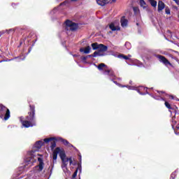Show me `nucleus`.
Here are the masks:
<instances>
[{
  "mask_svg": "<svg viewBox=\"0 0 179 179\" xmlns=\"http://www.w3.org/2000/svg\"><path fill=\"white\" fill-rule=\"evenodd\" d=\"M109 29H110V30H112V31H116V30H120V28L117 29V27H115V25L114 24V23H111L109 25Z\"/></svg>",
  "mask_w": 179,
  "mask_h": 179,
  "instance_id": "nucleus-16",
  "label": "nucleus"
},
{
  "mask_svg": "<svg viewBox=\"0 0 179 179\" xmlns=\"http://www.w3.org/2000/svg\"><path fill=\"white\" fill-rule=\"evenodd\" d=\"M139 1H140V2H141V0H139Z\"/></svg>",
  "mask_w": 179,
  "mask_h": 179,
  "instance_id": "nucleus-45",
  "label": "nucleus"
},
{
  "mask_svg": "<svg viewBox=\"0 0 179 179\" xmlns=\"http://www.w3.org/2000/svg\"><path fill=\"white\" fill-rule=\"evenodd\" d=\"M176 129H179V124H177Z\"/></svg>",
  "mask_w": 179,
  "mask_h": 179,
  "instance_id": "nucleus-34",
  "label": "nucleus"
},
{
  "mask_svg": "<svg viewBox=\"0 0 179 179\" xmlns=\"http://www.w3.org/2000/svg\"><path fill=\"white\" fill-rule=\"evenodd\" d=\"M164 8H166V4H164V2H163V1H158V12L159 13H160V12L163 11V9H164Z\"/></svg>",
  "mask_w": 179,
  "mask_h": 179,
  "instance_id": "nucleus-11",
  "label": "nucleus"
},
{
  "mask_svg": "<svg viewBox=\"0 0 179 179\" xmlns=\"http://www.w3.org/2000/svg\"><path fill=\"white\" fill-rule=\"evenodd\" d=\"M120 23L122 27H127L128 26V20L125 19V16L122 17Z\"/></svg>",
  "mask_w": 179,
  "mask_h": 179,
  "instance_id": "nucleus-12",
  "label": "nucleus"
},
{
  "mask_svg": "<svg viewBox=\"0 0 179 179\" xmlns=\"http://www.w3.org/2000/svg\"><path fill=\"white\" fill-rule=\"evenodd\" d=\"M112 2H117V0H112Z\"/></svg>",
  "mask_w": 179,
  "mask_h": 179,
  "instance_id": "nucleus-38",
  "label": "nucleus"
},
{
  "mask_svg": "<svg viewBox=\"0 0 179 179\" xmlns=\"http://www.w3.org/2000/svg\"><path fill=\"white\" fill-rule=\"evenodd\" d=\"M165 13L166 15H171V11L170 10V8H169V6L165 7Z\"/></svg>",
  "mask_w": 179,
  "mask_h": 179,
  "instance_id": "nucleus-25",
  "label": "nucleus"
},
{
  "mask_svg": "<svg viewBox=\"0 0 179 179\" xmlns=\"http://www.w3.org/2000/svg\"><path fill=\"white\" fill-rule=\"evenodd\" d=\"M175 134H176V135L178 134L177 132H175Z\"/></svg>",
  "mask_w": 179,
  "mask_h": 179,
  "instance_id": "nucleus-42",
  "label": "nucleus"
},
{
  "mask_svg": "<svg viewBox=\"0 0 179 179\" xmlns=\"http://www.w3.org/2000/svg\"><path fill=\"white\" fill-rule=\"evenodd\" d=\"M166 99H167L168 100H169L170 96H166Z\"/></svg>",
  "mask_w": 179,
  "mask_h": 179,
  "instance_id": "nucleus-37",
  "label": "nucleus"
},
{
  "mask_svg": "<svg viewBox=\"0 0 179 179\" xmlns=\"http://www.w3.org/2000/svg\"><path fill=\"white\" fill-rule=\"evenodd\" d=\"M59 141L63 143V144H64V146H67V145L69 144V141H68L67 140L64 139V138H59Z\"/></svg>",
  "mask_w": 179,
  "mask_h": 179,
  "instance_id": "nucleus-24",
  "label": "nucleus"
},
{
  "mask_svg": "<svg viewBox=\"0 0 179 179\" xmlns=\"http://www.w3.org/2000/svg\"><path fill=\"white\" fill-rule=\"evenodd\" d=\"M57 138L55 137H50V138H45L43 139V141H38L36 142L35 145H34V148H36V149H38V150L39 149H41L43 145H44L45 143H50V148L51 150H54V149H55V148H57Z\"/></svg>",
  "mask_w": 179,
  "mask_h": 179,
  "instance_id": "nucleus-2",
  "label": "nucleus"
},
{
  "mask_svg": "<svg viewBox=\"0 0 179 179\" xmlns=\"http://www.w3.org/2000/svg\"><path fill=\"white\" fill-rule=\"evenodd\" d=\"M104 74L108 75V76H111V78H114L115 76V74L113 70H105Z\"/></svg>",
  "mask_w": 179,
  "mask_h": 179,
  "instance_id": "nucleus-14",
  "label": "nucleus"
},
{
  "mask_svg": "<svg viewBox=\"0 0 179 179\" xmlns=\"http://www.w3.org/2000/svg\"><path fill=\"white\" fill-rule=\"evenodd\" d=\"M104 0H96V3L99 5L100 6H105L106 2L103 1Z\"/></svg>",
  "mask_w": 179,
  "mask_h": 179,
  "instance_id": "nucleus-22",
  "label": "nucleus"
},
{
  "mask_svg": "<svg viewBox=\"0 0 179 179\" xmlns=\"http://www.w3.org/2000/svg\"><path fill=\"white\" fill-rule=\"evenodd\" d=\"M91 50L92 48H90V46H87L85 48H80V52H84V54H90Z\"/></svg>",
  "mask_w": 179,
  "mask_h": 179,
  "instance_id": "nucleus-13",
  "label": "nucleus"
},
{
  "mask_svg": "<svg viewBox=\"0 0 179 179\" xmlns=\"http://www.w3.org/2000/svg\"><path fill=\"white\" fill-rule=\"evenodd\" d=\"M17 58H19V59H20V57H17Z\"/></svg>",
  "mask_w": 179,
  "mask_h": 179,
  "instance_id": "nucleus-44",
  "label": "nucleus"
},
{
  "mask_svg": "<svg viewBox=\"0 0 179 179\" xmlns=\"http://www.w3.org/2000/svg\"><path fill=\"white\" fill-rule=\"evenodd\" d=\"M148 2L152 8H156V6H157V1L156 0H148Z\"/></svg>",
  "mask_w": 179,
  "mask_h": 179,
  "instance_id": "nucleus-17",
  "label": "nucleus"
},
{
  "mask_svg": "<svg viewBox=\"0 0 179 179\" xmlns=\"http://www.w3.org/2000/svg\"><path fill=\"white\" fill-rule=\"evenodd\" d=\"M118 57L119 58H122L123 59L128 60V59H130L129 58H131L132 56L131 55H128L127 56V55H124V54H120L118 55Z\"/></svg>",
  "mask_w": 179,
  "mask_h": 179,
  "instance_id": "nucleus-15",
  "label": "nucleus"
},
{
  "mask_svg": "<svg viewBox=\"0 0 179 179\" xmlns=\"http://www.w3.org/2000/svg\"><path fill=\"white\" fill-rule=\"evenodd\" d=\"M99 55V52L95 51L93 54L87 55V58H96V56Z\"/></svg>",
  "mask_w": 179,
  "mask_h": 179,
  "instance_id": "nucleus-20",
  "label": "nucleus"
},
{
  "mask_svg": "<svg viewBox=\"0 0 179 179\" xmlns=\"http://www.w3.org/2000/svg\"><path fill=\"white\" fill-rule=\"evenodd\" d=\"M140 6H141V8H143V9H146V8H148V4H146L145 0H141L140 1Z\"/></svg>",
  "mask_w": 179,
  "mask_h": 179,
  "instance_id": "nucleus-18",
  "label": "nucleus"
},
{
  "mask_svg": "<svg viewBox=\"0 0 179 179\" xmlns=\"http://www.w3.org/2000/svg\"><path fill=\"white\" fill-rule=\"evenodd\" d=\"M165 97H169V100H174L176 96H174L173 95H170L169 94H166Z\"/></svg>",
  "mask_w": 179,
  "mask_h": 179,
  "instance_id": "nucleus-27",
  "label": "nucleus"
},
{
  "mask_svg": "<svg viewBox=\"0 0 179 179\" xmlns=\"http://www.w3.org/2000/svg\"><path fill=\"white\" fill-rule=\"evenodd\" d=\"M71 3V0H66L64 2L61 3L59 4V6H66L69 5Z\"/></svg>",
  "mask_w": 179,
  "mask_h": 179,
  "instance_id": "nucleus-23",
  "label": "nucleus"
},
{
  "mask_svg": "<svg viewBox=\"0 0 179 179\" xmlns=\"http://www.w3.org/2000/svg\"><path fill=\"white\" fill-rule=\"evenodd\" d=\"M176 176H177V174L176 173V172H173L171 175V178L174 179V178H176Z\"/></svg>",
  "mask_w": 179,
  "mask_h": 179,
  "instance_id": "nucleus-29",
  "label": "nucleus"
},
{
  "mask_svg": "<svg viewBox=\"0 0 179 179\" xmlns=\"http://www.w3.org/2000/svg\"><path fill=\"white\" fill-rule=\"evenodd\" d=\"M114 83H117V81H114Z\"/></svg>",
  "mask_w": 179,
  "mask_h": 179,
  "instance_id": "nucleus-41",
  "label": "nucleus"
},
{
  "mask_svg": "<svg viewBox=\"0 0 179 179\" xmlns=\"http://www.w3.org/2000/svg\"><path fill=\"white\" fill-rule=\"evenodd\" d=\"M58 154L61 160L66 158V153H65V150H64V148L61 149V148L57 147L52 152L53 160H57V159H58Z\"/></svg>",
  "mask_w": 179,
  "mask_h": 179,
  "instance_id": "nucleus-3",
  "label": "nucleus"
},
{
  "mask_svg": "<svg viewBox=\"0 0 179 179\" xmlns=\"http://www.w3.org/2000/svg\"><path fill=\"white\" fill-rule=\"evenodd\" d=\"M81 59H82V61H86V59H87V56L81 57Z\"/></svg>",
  "mask_w": 179,
  "mask_h": 179,
  "instance_id": "nucleus-31",
  "label": "nucleus"
},
{
  "mask_svg": "<svg viewBox=\"0 0 179 179\" xmlns=\"http://www.w3.org/2000/svg\"><path fill=\"white\" fill-rule=\"evenodd\" d=\"M160 93H163V92H160Z\"/></svg>",
  "mask_w": 179,
  "mask_h": 179,
  "instance_id": "nucleus-43",
  "label": "nucleus"
},
{
  "mask_svg": "<svg viewBox=\"0 0 179 179\" xmlns=\"http://www.w3.org/2000/svg\"><path fill=\"white\" fill-rule=\"evenodd\" d=\"M170 57H171V58H174V57H173V55H170Z\"/></svg>",
  "mask_w": 179,
  "mask_h": 179,
  "instance_id": "nucleus-39",
  "label": "nucleus"
},
{
  "mask_svg": "<svg viewBox=\"0 0 179 179\" xmlns=\"http://www.w3.org/2000/svg\"><path fill=\"white\" fill-rule=\"evenodd\" d=\"M66 23V29L68 30V29H69V30H71V31H75V30H78V28L79 27V26L78 25V24L67 20L65 22Z\"/></svg>",
  "mask_w": 179,
  "mask_h": 179,
  "instance_id": "nucleus-5",
  "label": "nucleus"
},
{
  "mask_svg": "<svg viewBox=\"0 0 179 179\" xmlns=\"http://www.w3.org/2000/svg\"><path fill=\"white\" fill-rule=\"evenodd\" d=\"M38 162H39V164L36 166L35 168L38 169V171L40 173L44 169V160L43 157H38Z\"/></svg>",
  "mask_w": 179,
  "mask_h": 179,
  "instance_id": "nucleus-8",
  "label": "nucleus"
},
{
  "mask_svg": "<svg viewBox=\"0 0 179 179\" xmlns=\"http://www.w3.org/2000/svg\"><path fill=\"white\" fill-rule=\"evenodd\" d=\"M99 45H100V44H99L97 43H94L91 44L92 50H99Z\"/></svg>",
  "mask_w": 179,
  "mask_h": 179,
  "instance_id": "nucleus-19",
  "label": "nucleus"
},
{
  "mask_svg": "<svg viewBox=\"0 0 179 179\" xmlns=\"http://www.w3.org/2000/svg\"><path fill=\"white\" fill-rule=\"evenodd\" d=\"M78 157H79L80 163H82V155H80V154L78 155Z\"/></svg>",
  "mask_w": 179,
  "mask_h": 179,
  "instance_id": "nucleus-32",
  "label": "nucleus"
},
{
  "mask_svg": "<svg viewBox=\"0 0 179 179\" xmlns=\"http://www.w3.org/2000/svg\"><path fill=\"white\" fill-rule=\"evenodd\" d=\"M161 99L163 101H165L164 104H165V106L166 107V108H168V110H176V108H177L176 106H171V104H170V103H169V101H166V99L164 98H161Z\"/></svg>",
  "mask_w": 179,
  "mask_h": 179,
  "instance_id": "nucleus-10",
  "label": "nucleus"
},
{
  "mask_svg": "<svg viewBox=\"0 0 179 179\" xmlns=\"http://www.w3.org/2000/svg\"><path fill=\"white\" fill-rule=\"evenodd\" d=\"M38 156H41V157H43V155H40V154H38Z\"/></svg>",
  "mask_w": 179,
  "mask_h": 179,
  "instance_id": "nucleus-40",
  "label": "nucleus"
},
{
  "mask_svg": "<svg viewBox=\"0 0 179 179\" xmlns=\"http://www.w3.org/2000/svg\"><path fill=\"white\" fill-rule=\"evenodd\" d=\"M24 128L36 127V106L29 104V111L28 115L25 117V120H20Z\"/></svg>",
  "mask_w": 179,
  "mask_h": 179,
  "instance_id": "nucleus-1",
  "label": "nucleus"
},
{
  "mask_svg": "<svg viewBox=\"0 0 179 179\" xmlns=\"http://www.w3.org/2000/svg\"><path fill=\"white\" fill-rule=\"evenodd\" d=\"M68 162H69L70 166H75V163H73V160L72 159V157H66L62 159V169H67L68 167Z\"/></svg>",
  "mask_w": 179,
  "mask_h": 179,
  "instance_id": "nucleus-6",
  "label": "nucleus"
},
{
  "mask_svg": "<svg viewBox=\"0 0 179 179\" xmlns=\"http://www.w3.org/2000/svg\"><path fill=\"white\" fill-rule=\"evenodd\" d=\"M108 50V47H107V45L99 44L98 51H96V52H99L98 55L101 56L103 55L101 54L100 52H106V51H107Z\"/></svg>",
  "mask_w": 179,
  "mask_h": 179,
  "instance_id": "nucleus-9",
  "label": "nucleus"
},
{
  "mask_svg": "<svg viewBox=\"0 0 179 179\" xmlns=\"http://www.w3.org/2000/svg\"><path fill=\"white\" fill-rule=\"evenodd\" d=\"M133 9H134V10L135 12V10H136V7H134Z\"/></svg>",
  "mask_w": 179,
  "mask_h": 179,
  "instance_id": "nucleus-36",
  "label": "nucleus"
},
{
  "mask_svg": "<svg viewBox=\"0 0 179 179\" xmlns=\"http://www.w3.org/2000/svg\"><path fill=\"white\" fill-rule=\"evenodd\" d=\"M0 118H3L4 121L10 118V110L2 103H0Z\"/></svg>",
  "mask_w": 179,
  "mask_h": 179,
  "instance_id": "nucleus-4",
  "label": "nucleus"
},
{
  "mask_svg": "<svg viewBox=\"0 0 179 179\" xmlns=\"http://www.w3.org/2000/svg\"><path fill=\"white\" fill-rule=\"evenodd\" d=\"M78 0H71V2H76Z\"/></svg>",
  "mask_w": 179,
  "mask_h": 179,
  "instance_id": "nucleus-35",
  "label": "nucleus"
},
{
  "mask_svg": "<svg viewBox=\"0 0 179 179\" xmlns=\"http://www.w3.org/2000/svg\"><path fill=\"white\" fill-rule=\"evenodd\" d=\"M67 148H74V149H76V148L73 147V145L71 144L70 143H69V144H67Z\"/></svg>",
  "mask_w": 179,
  "mask_h": 179,
  "instance_id": "nucleus-30",
  "label": "nucleus"
},
{
  "mask_svg": "<svg viewBox=\"0 0 179 179\" xmlns=\"http://www.w3.org/2000/svg\"><path fill=\"white\" fill-rule=\"evenodd\" d=\"M157 58H158V59H159V62H162V64H164V65H170V66H171V63L169 61V59H167V58H166V57L162 55H157Z\"/></svg>",
  "mask_w": 179,
  "mask_h": 179,
  "instance_id": "nucleus-7",
  "label": "nucleus"
},
{
  "mask_svg": "<svg viewBox=\"0 0 179 179\" xmlns=\"http://www.w3.org/2000/svg\"><path fill=\"white\" fill-rule=\"evenodd\" d=\"M106 66H107L106 64L101 63L98 65L97 68L99 71H103V68H106Z\"/></svg>",
  "mask_w": 179,
  "mask_h": 179,
  "instance_id": "nucleus-21",
  "label": "nucleus"
},
{
  "mask_svg": "<svg viewBox=\"0 0 179 179\" xmlns=\"http://www.w3.org/2000/svg\"><path fill=\"white\" fill-rule=\"evenodd\" d=\"M176 5L179 6V0H173Z\"/></svg>",
  "mask_w": 179,
  "mask_h": 179,
  "instance_id": "nucleus-33",
  "label": "nucleus"
},
{
  "mask_svg": "<svg viewBox=\"0 0 179 179\" xmlns=\"http://www.w3.org/2000/svg\"><path fill=\"white\" fill-rule=\"evenodd\" d=\"M79 170V168H77L76 170L74 171L73 176H72V179L76 178V176H78V171Z\"/></svg>",
  "mask_w": 179,
  "mask_h": 179,
  "instance_id": "nucleus-26",
  "label": "nucleus"
},
{
  "mask_svg": "<svg viewBox=\"0 0 179 179\" xmlns=\"http://www.w3.org/2000/svg\"><path fill=\"white\" fill-rule=\"evenodd\" d=\"M174 120H176V117H172V122H173L172 127H173V128H174V125H176V122Z\"/></svg>",
  "mask_w": 179,
  "mask_h": 179,
  "instance_id": "nucleus-28",
  "label": "nucleus"
}]
</instances>
